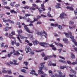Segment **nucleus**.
I'll return each mask as SVG.
<instances>
[{"label": "nucleus", "mask_w": 77, "mask_h": 77, "mask_svg": "<svg viewBox=\"0 0 77 77\" xmlns=\"http://www.w3.org/2000/svg\"><path fill=\"white\" fill-rule=\"evenodd\" d=\"M13 54V52H10V54H8V57H10L11 56V54Z\"/></svg>", "instance_id": "nucleus-24"}, {"label": "nucleus", "mask_w": 77, "mask_h": 77, "mask_svg": "<svg viewBox=\"0 0 77 77\" xmlns=\"http://www.w3.org/2000/svg\"><path fill=\"white\" fill-rule=\"evenodd\" d=\"M43 33H44L46 36H47V33L45 31H43V32H37V35H40V36H43Z\"/></svg>", "instance_id": "nucleus-7"}, {"label": "nucleus", "mask_w": 77, "mask_h": 77, "mask_svg": "<svg viewBox=\"0 0 77 77\" xmlns=\"http://www.w3.org/2000/svg\"><path fill=\"white\" fill-rule=\"evenodd\" d=\"M14 3H15V2H14L13 3L11 2L10 3L11 6H12V7H14V6H15Z\"/></svg>", "instance_id": "nucleus-18"}, {"label": "nucleus", "mask_w": 77, "mask_h": 77, "mask_svg": "<svg viewBox=\"0 0 77 77\" xmlns=\"http://www.w3.org/2000/svg\"><path fill=\"white\" fill-rule=\"evenodd\" d=\"M58 72L59 73V75H58L57 74L55 73V76L57 77H65V75H64L63 76L62 75L63 74L62 73L61 70H59L58 71Z\"/></svg>", "instance_id": "nucleus-4"}, {"label": "nucleus", "mask_w": 77, "mask_h": 77, "mask_svg": "<svg viewBox=\"0 0 77 77\" xmlns=\"http://www.w3.org/2000/svg\"><path fill=\"white\" fill-rule=\"evenodd\" d=\"M72 64L73 65H77V62H73V63H72Z\"/></svg>", "instance_id": "nucleus-38"}, {"label": "nucleus", "mask_w": 77, "mask_h": 77, "mask_svg": "<svg viewBox=\"0 0 77 77\" xmlns=\"http://www.w3.org/2000/svg\"><path fill=\"white\" fill-rule=\"evenodd\" d=\"M63 41L64 42H66V41H68V39L67 38H63Z\"/></svg>", "instance_id": "nucleus-36"}, {"label": "nucleus", "mask_w": 77, "mask_h": 77, "mask_svg": "<svg viewBox=\"0 0 77 77\" xmlns=\"http://www.w3.org/2000/svg\"><path fill=\"white\" fill-rule=\"evenodd\" d=\"M38 10L40 13H41L42 12V11L41 9L40 8H38Z\"/></svg>", "instance_id": "nucleus-42"}, {"label": "nucleus", "mask_w": 77, "mask_h": 77, "mask_svg": "<svg viewBox=\"0 0 77 77\" xmlns=\"http://www.w3.org/2000/svg\"><path fill=\"white\" fill-rule=\"evenodd\" d=\"M55 6L57 8H58V9L59 8H60V6L59 5H56Z\"/></svg>", "instance_id": "nucleus-48"}, {"label": "nucleus", "mask_w": 77, "mask_h": 77, "mask_svg": "<svg viewBox=\"0 0 77 77\" xmlns=\"http://www.w3.org/2000/svg\"><path fill=\"white\" fill-rule=\"evenodd\" d=\"M75 15H77V11L75 10L74 11Z\"/></svg>", "instance_id": "nucleus-58"}, {"label": "nucleus", "mask_w": 77, "mask_h": 77, "mask_svg": "<svg viewBox=\"0 0 77 77\" xmlns=\"http://www.w3.org/2000/svg\"><path fill=\"white\" fill-rule=\"evenodd\" d=\"M69 75L70 77H76V75H71V74H69Z\"/></svg>", "instance_id": "nucleus-31"}, {"label": "nucleus", "mask_w": 77, "mask_h": 77, "mask_svg": "<svg viewBox=\"0 0 77 77\" xmlns=\"http://www.w3.org/2000/svg\"><path fill=\"white\" fill-rule=\"evenodd\" d=\"M41 23H42L41 22L38 21L37 23V24H41Z\"/></svg>", "instance_id": "nucleus-62"}, {"label": "nucleus", "mask_w": 77, "mask_h": 77, "mask_svg": "<svg viewBox=\"0 0 77 77\" xmlns=\"http://www.w3.org/2000/svg\"><path fill=\"white\" fill-rule=\"evenodd\" d=\"M71 58L72 59H75V55H74V54L73 53H72L71 54Z\"/></svg>", "instance_id": "nucleus-23"}, {"label": "nucleus", "mask_w": 77, "mask_h": 77, "mask_svg": "<svg viewBox=\"0 0 77 77\" xmlns=\"http://www.w3.org/2000/svg\"><path fill=\"white\" fill-rule=\"evenodd\" d=\"M25 16L26 17H29V16H33V15L31 14H25Z\"/></svg>", "instance_id": "nucleus-20"}, {"label": "nucleus", "mask_w": 77, "mask_h": 77, "mask_svg": "<svg viewBox=\"0 0 77 77\" xmlns=\"http://www.w3.org/2000/svg\"><path fill=\"white\" fill-rule=\"evenodd\" d=\"M64 34H65V35L66 37H67V38H69V34L68 33L64 32Z\"/></svg>", "instance_id": "nucleus-27"}, {"label": "nucleus", "mask_w": 77, "mask_h": 77, "mask_svg": "<svg viewBox=\"0 0 77 77\" xmlns=\"http://www.w3.org/2000/svg\"><path fill=\"white\" fill-rule=\"evenodd\" d=\"M30 74H34L35 75H38V74L35 73V71L34 70H32L31 72H30Z\"/></svg>", "instance_id": "nucleus-10"}, {"label": "nucleus", "mask_w": 77, "mask_h": 77, "mask_svg": "<svg viewBox=\"0 0 77 77\" xmlns=\"http://www.w3.org/2000/svg\"><path fill=\"white\" fill-rule=\"evenodd\" d=\"M70 71L71 72H72V73L74 74H77V72H76V71L74 70L71 69L70 70Z\"/></svg>", "instance_id": "nucleus-16"}, {"label": "nucleus", "mask_w": 77, "mask_h": 77, "mask_svg": "<svg viewBox=\"0 0 77 77\" xmlns=\"http://www.w3.org/2000/svg\"><path fill=\"white\" fill-rule=\"evenodd\" d=\"M23 8L24 9H29V7L27 6H26L25 7H23Z\"/></svg>", "instance_id": "nucleus-44"}, {"label": "nucleus", "mask_w": 77, "mask_h": 77, "mask_svg": "<svg viewBox=\"0 0 77 77\" xmlns=\"http://www.w3.org/2000/svg\"><path fill=\"white\" fill-rule=\"evenodd\" d=\"M7 71L8 72V74H12V72H11V71L10 70H8Z\"/></svg>", "instance_id": "nucleus-39"}, {"label": "nucleus", "mask_w": 77, "mask_h": 77, "mask_svg": "<svg viewBox=\"0 0 77 77\" xmlns=\"http://www.w3.org/2000/svg\"><path fill=\"white\" fill-rule=\"evenodd\" d=\"M67 15L66 14H65V13L63 12L62 13H61L59 17L60 18H65V17H64L65 16V17H66Z\"/></svg>", "instance_id": "nucleus-8"}, {"label": "nucleus", "mask_w": 77, "mask_h": 77, "mask_svg": "<svg viewBox=\"0 0 77 77\" xmlns=\"http://www.w3.org/2000/svg\"><path fill=\"white\" fill-rule=\"evenodd\" d=\"M47 15L48 17H51V18H53V16H51V15L50 14V13L48 12L47 14Z\"/></svg>", "instance_id": "nucleus-28"}, {"label": "nucleus", "mask_w": 77, "mask_h": 77, "mask_svg": "<svg viewBox=\"0 0 77 77\" xmlns=\"http://www.w3.org/2000/svg\"><path fill=\"white\" fill-rule=\"evenodd\" d=\"M2 72H3V73H6V72H7V71L5 70H3L2 71Z\"/></svg>", "instance_id": "nucleus-49"}, {"label": "nucleus", "mask_w": 77, "mask_h": 77, "mask_svg": "<svg viewBox=\"0 0 77 77\" xmlns=\"http://www.w3.org/2000/svg\"><path fill=\"white\" fill-rule=\"evenodd\" d=\"M44 64H45V62L41 63L40 64V65H41V66L40 67H39V69L40 70H38V74L41 75L42 74H44V72L42 71V70L43 69V68L44 67Z\"/></svg>", "instance_id": "nucleus-1"}, {"label": "nucleus", "mask_w": 77, "mask_h": 77, "mask_svg": "<svg viewBox=\"0 0 77 77\" xmlns=\"http://www.w3.org/2000/svg\"><path fill=\"white\" fill-rule=\"evenodd\" d=\"M54 26L55 27H57V26H58V24H57V23H55L54 24Z\"/></svg>", "instance_id": "nucleus-50"}, {"label": "nucleus", "mask_w": 77, "mask_h": 77, "mask_svg": "<svg viewBox=\"0 0 77 77\" xmlns=\"http://www.w3.org/2000/svg\"><path fill=\"white\" fill-rule=\"evenodd\" d=\"M48 59V58H47V57H45L44 58V60H47Z\"/></svg>", "instance_id": "nucleus-61"}, {"label": "nucleus", "mask_w": 77, "mask_h": 77, "mask_svg": "<svg viewBox=\"0 0 77 77\" xmlns=\"http://www.w3.org/2000/svg\"><path fill=\"white\" fill-rule=\"evenodd\" d=\"M9 30V28H5L4 29V30H5V31H8V30Z\"/></svg>", "instance_id": "nucleus-43"}, {"label": "nucleus", "mask_w": 77, "mask_h": 77, "mask_svg": "<svg viewBox=\"0 0 77 77\" xmlns=\"http://www.w3.org/2000/svg\"><path fill=\"white\" fill-rule=\"evenodd\" d=\"M20 6V4H16L15 5V7L17 8H18V6Z\"/></svg>", "instance_id": "nucleus-40"}, {"label": "nucleus", "mask_w": 77, "mask_h": 77, "mask_svg": "<svg viewBox=\"0 0 77 77\" xmlns=\"http://www.w3.org/2000/svg\"><path fill=\"white\" fill-rule=\"evenodd\" d=\"M11 35H15V32L14 31H12L11 32Z\"/></svg>", "instance_id": "nucleus-37"}, {"label": "nucleus", "mask_w": 77, "mask_h": 77, "mask_svg": "<svg viewBox=\"0 0 77 77\" xmlns=\"http://www.w3.org/2000/svg\"><path fill=\"white\" fill-rule=\"evenodd\" d=\"M11 13H14V14H17V12L15 11L14 10H11L10 11Z\"/></svg>", "instance_id": "nucleus-22"}, {"label": "nucleus", "mask_w": 77, "mask_h": 77, "mask_svg": "<svg viewBox=\"0 0 77 77\" xmlns=\"http://www.w3.org/2000/svg\"><path fill=\"white\" fill-rule=\"evenodd\" d=\"M24 64H25V65L26 66H27V65H28V63L27 62H24L23 63Z\"/></svg>", "instance_id": "nucleus-33"}, {"label": "nucleus", "mask_w": 77, "mask_h": 77, "mask_svg": "<svg viewBox=\"0 0 77 77\" xmlns=\"http://www.w3.org/2000/svg\"><path fill=\"white\" fill-rule=\"evenodd\" d=\"M16 46H17V47H18V46H19L20 44L18 43H16Z\"/></svg>", "instance_id": "nucleus-57"}, {"label": "nucleus", "mask_w": 77, "mask_h": 77, "mask_svg": "<svg viewBox=\"0 0 77 77\" xmlns=\"http://www.w3.org/2000/svg\"><path fill=\"white\" fill-rule=\"evenodd\" d=\"M40 45L45 47V48H47L48 47V44L45 42H41L39 43Z\"/></svg>", "instance_id": "nucleus-6"}, {"label": "nucleus", "mask_w": 77, "mask_h": 77, "mask_svg": "<svg viewBox=\"0 0 77 77\" xmlns=\"http://www.w3.org/2000/svg\"><path fill=\"white\" fill-rule=\"evenodd\" d=\"M29 9L30 10H32V11H35V10L36 9L35 8L33 7H31V8H29Z\"/></svg>", "instance_id": "nucleus-30"}, {"label": "nucleus", "mask_w": 77, "mask_h": 77, "mask_svg": "<svg viewBox=\"0 0 77 77\" xmlns=\"http://www.w3.org/2000/svg\"><path fill=\"white\" fill-rule=\"evenodd\" d=\"M45 66H44V67L43 68L44 69H45L46 71H47L48 70V68H47L45 67Z\"/></svg>", "instance_id": "nucleus-46"}, {"label": "nucleus", "mask_w": 77, "mask_h": 77, "mask_svg": "<svg viewBox=\"0 0 77 77\" xmlns=\"http://www.w3.org/2000/svg\"><path fill=\"white\" fill-rule=\"evenodd\" d=\"M41 8H42L43 11H45V8H44V4L43 3L41 5Z\"/></svg>", "instance_id": "nucleus-14"}, {"label": "nucleus", "mask_w": 77, "mask_h": 77, "mask_svg": "<svg viewBox=\"0 0 77 77\" xmlns=\"http://www.w3.org/2000/svg\"><path fill=\"white\" fill-rule=\"evenodd\" d=\"M58 27L59 29H62V26L60 25H59Z\"/></svg>", "instance_id": "nucleus-51"}, {"label": "nucleus", "mask_w": 77, "mask_h": 77, "mask_svg": "<svg viewBox=\"0 0 77 77\" xmlns=\"http://www.w3.org/2000/svg\"><path fill=\"white\" fill-rule=\"evenodd\" d=\"M67 9H69V10H71V11H74V8H72V7H71L69 6H67L66 7Z\"/></svg>", "instance_id": "nucleus-15"}, {"label": "nucleus", "mask_w": 77, "mask_h": 77, "mask_svg": "<svg viewBox=\"0 0 77 77\" xmlns=\"http://www.w3.org/2000/svg\"><path fill=\"white\" fill-rule=\"evenodd\" d=\"M55 44L56 45H57V46H59V47H63V45L61 43H59V42L57 43L56 42H54Z\"/></svg>", "instance_id": "nucleus-9"}, {"label": "nucleus", "mask_w": 77, "mask_h": 77, "mask_svg": "<svg viewBox=\"0 0 77 77\" xmlns=\"http://www.w3.org/2000/svg\"><path fill=\"white\" fill-rule=\"evenodd\" d=\"M41 16H39V15H38L37 16V19H39V18H41Z\"/></svg>", "instance_id": "nucleus-55"}, {"label": "nucleus", "mask_w": 77, "mask_h": 77, "mask_svg": "<svg viewBox=\"0 0 77 77\" xmlns=\"http://www.w3.org/2000/svg\"><path fill=\"white\" fill-rule=\"evenodd\" d=\"M19 35L20 36L21 39H24V38H26V39H28V37H25L23 35L19 34Z\"/></svg>", "instance_id": "nucleus-11"}, {"label": "nucleus", "mask_w": 77, "mask_h": 77, "mask_svg": "<svg viewBox=\"0 0 77 77\" xmlns=\"http://www.w3.org/2000/svg\"><path fill=\"white\" fill-rule=\"evenodd\" d=\"M52 50H57V49H56V47H53V48H52Z\"/></svg>", "instance_id": "nucleus-60"}, {"label": "nucleus", "mask_w": 77, "mask_h": 77, "mask_svg": "<svg viewBox=\"0 0 77 77\" xmlns=\"http://www.w3.org/2000/svg\"><path fill=\"white\" fill-rule=\"evenodd\" d=\"M5 9H11V8L9 7L8 6H5L4 7Z\"/></svg>", "instance_id": "nucleus-32"}, {"label": "nucleus", "mask_w": 77, "mask_h": 77, "mask_svg": "<svg viewBox=\"0 0 77 77\" xmlns=\"http://www.w3.org/2000/svg\"><path fill=\"white\" fill-rule=\"evenodd\" d=\"M22 26H24V29H25L26 30V32L28 33H33V32H31L30 31L29 29V28L27 27V25H25L24 23H22Z\"/></svg>", "instance_id": "nucleus-5"}, {"label": "nucleus", "mask_w": 77, "mask_h": 77, "mask_svg": "<svg viewBox=\"0 0 77 77\" xmlns=\"http://www.w3.org/2000/svg\"><path fill=\"white\" fill-rule=\"evenodd\" d=\"M7 2H4L3 3V5H6L7 4Z\"/></svg>", "instance_id": "nucleus-64"}, {"label": "nucleus", "mask_w": 77, "mask_h": 77, "mask_svg": "<svg viewBox=\"0 0 77 77\" xmlns=\"http://www.w3.org/2000/svg\"><path fill=\"white\" fill-rule=\"evenodd\" d=\"M46 74L45 73L44 74V75H42L41 76V77H46L45 75Z\"/></svg>", "instance_id": "nucleus-52"}, {"label": "nucleus", "mask_w": 77, "mask_h": 77, "mask_svg": "<svg viewBox=\"0 0 77 77\" xmlns=\"http://www.w3.org/2000/svg\"><path fill=\"white\" fill-rule=\"evenodd\" d=\"M38 19H37V18L34 17V22H35V21H38Z\"/></svg>", "instance_id": "nucleus-35"}, {"label": "nucleus", "mask_w": 77, "mask_h": 77, "mask_svg": "<svg viewBox=\"0 0 77 77\" xmlns=\"http://www.w3.org/2000/svg\"><path fill=\"white\" fill-rule=\"evenodd\" d=\"M2 20L3 22H5V23H6V22H8V21H11V20H10L9 19H8V20H6V19L5 18H3Z\"/></svg>", "instance_id": "nucleus-12"}, {"label": "nucleus", "mask_w": 77, "mask_h": 77, "mask_svg": "<svg viewBox=\"0 0 77 77\" xmlns=\"http://www.w3.org/2000/svg\"><path fill=\"white\" fill-rule=\"evenodd\" d=\"M21 72H24V73H26V70L24 69H22L21 70Z\"/></svg>", "instance_id": "nucleus-29"}, {"label": "nucleus", "mask_w": 77, "mask_h": 77, "mask_svg": "<svg viewBox=\"0 0 77 77\" xmlns=\"http://www.w3.org/2000/svg\"><path fill=\"white\" fill-rule=\"evenodd\" d=\"M29 45V46H32L33 44L31 43H30V42L28 44Z\"/></svg>", "instance_id": "nucleus-54"}, {"label": "nucleus", "mask_w": 77, "mask_h": 77, "mask_svg": "<svg viewBox=\"0 0 77 77\" xmlns=\"http://www.w3.org/2000/svg\"><path fill=\"white\" fill-rule=\"evenodd\" d=\"M42 56V57H44V56H45V55L44 54V52H42L41 54Z\"/></svg>", "instance_id": "nucleus-45"}, {"label": "nucleus", "mask_w": 77, "mask_h": 77, "mask_svg": "<svg viewBox=\"0 0 77 77\" xmlns=\"http://www.w3.org/2000/svg\"><path fill=\"white\" fill-rule=\"evenodd\" d=\"M67 62L69 65H72V63L70 61H67Z\"/></svg>", "instance_id": "nucleus-34"}, {"label": "nucleus", "mask_w": 77, "mask_h": 77, "mask_svg": "<svg viewBox=\"0 0 77 77\" xmlns=\"http://www.w3.org/2000/svg\"><path fill=\"white\" fill-rule=\"evenodd\" d=\"M10 64H11V65H13V64H14V65H18L19 63H13V62H12V61H10Z\"/></svg>", "instance_id": "nucleus-19"}, {"label": "nucleus", "mask_w": 77, "mask_h": 77, "mask_svg": "<svg viewBox=\"0 0 77 77\" xmlns=\"http://www.w3.org/2000/svg\"><path fill=\"white\" fill-rule=\"evenodd\" d=\"M17 32L19 34L22 33V32H23V31L21 30H18L17 31Z\"/></svg>", "instance_id": "nucleus-26"}, {"label": "nucleus", "mask_w": 77, "mask_h": 77, "mask_svg": "<svg viewBox=\"0 0 77 77\" xmlns=\"http://www.w3.org/2000/svg\"><path fill=\"white\" fill-rule=\"evenodd\" d=\"M44 51V50L42 49L39 50V51H37V52H41V51Z\"/></svg>", "instance_id": "nucleus-53"}, {"label": "nucleus", "mask_w": 77, "mask_h": 77, "mask_svg": "<svg viewBox=\"0 0 77 77\" xmlns=\"http://www.w3.org/2000/svg\"><path fill=\"white\" fill-rule=\"evenodd\" d=\"M69 24L71 25H73L74 24V22L72 21H69Z\"/></svg>", "instance_id": "nucleus-25"}, {"label": "nucleus", "mask_w": 77, "mask_h": 77, "mask_svg": "<svg viewBox=\"0 0 77 77\" xmlns=\"http://www.w3.org/2000/svg\"><path fill=\"white\" fill-rule=\"evenodd\" d=\"M25 50L26 53H28L29 52H31V54H34V53H35L33 51H32V49L30 47L26 48Z\"/></svg>", "instance_id": "nucleus-3"}, {"label": "nucleus", "mask_w": 77, "mask_h": 77, "mask_svg": "<svg viewBox=\"0 0 77 77\" xmlns=\"http://www.w3.org/2000/svg\"><path fill=\"white\" fill-rule=\"evenodd\" d=\"M49 20L51 21H55L54 19H49Z\"/></svg>", "instance_id": "nucleus-63"}, {"label": "nucleus", "mask_w": 77, "mask_h": 77, "mask_svg": "<svg viewBox=\"0 0 77 77\" xmlns=\"http://www.w3.org/2000/svg\"><path fill=\"white\" fill-rule=\"evenodd\" d=\"M9 21L10 22V23H11L12 24H14L15 23L14 22V21H11L10 20V21Z\"/></svg>", "instance_id": "nucleus-56"}, {"label": "nucleus", "mask_w": 77, "mask_h": 77, "mask_svg": "<svg viewBox=\"0 0 77 77\" xmlns=\"http://www.w3.org/2000/svg\"><path fill=\"white\" fill-rule=\"evenodd\" d=\"M21 24V23H20V22H18L17 23V25H18V26L20 25Z\"/></svg>", "instance_id": "nucleus-59"}, {"label": "nucleus", "mask_w": 77, "mask_h": 77, "mask_svg": "<svg viewBox=\"0 0 77 77\" xmlns=\"http://www.w3.org/2000/svg\"><path fill=\"white\" fill-rule=\"evenodd\" d=\"M59 62H61V63H66V62L65 61H63L62 60H59Z\"/></svg>", "instance_id": "nucleus-17"}, {"label": "nucleus", "mask_w": 77, "mask_h": 77, "mask_svg": "<svg viewBox=\"0 0 77 77\" xmlns=\"http://www.w3.org/2000/svg\"><path fill=\"white\" fill-rule=\"evenodd\" d=\"M60 69H65V67L63 66H60Z\"/></svg>", "instance_id": "nucleus-47"}, {"label": "nucleus", "mask_w": 77, "mask_h": 77, "mask_svg": "<svg viewBox=\"0 0 77 77\" xmlns=\"http://www.w3.org/2000/svg\"><path fill=\"white\" fill-rule=\"evenodd\" d=\"M17 38L18 39L19 42H20V43H22V42H21V41L20 40V38L19 37H17Z\"/></svg>", "instance_id": "nucleus-41"}, {"label": "nucleus", "mask_w": 77, "mask_h": 77, "mask_svg": "<svg viewBox=\"0 0 77 77\" xmlns=\"http://www.w3.org/2000/svg\"><path fill=\"white\" fill-rule=\"evenodd\" d=\"M16 44V41H13L11 42V44L12 45H14V44Z\"/></svg>", "instance_id": "nucleus-21"}, {"label": "nucleus", "mask_w": 77, "mask_h": 77, "mask_svg": "<svg viewBox=\"0 0 77 77\" xmlns=\"http://www.w3.org/2000/svg\"><path fill=\"white\" fill-rule=\"evenodd\" d=\"M32 42L34 45H36V44H39V42L38 41L36 40H35V41L34 42Z\"/></svg>", "instance_id": "nucleus-13"}, {"label": "nucleus", "mask_w": 77, "mask_h": 77, "mask_svg": "<svg viewBox=\"0 0 77 77\" xmlns=\"http://www.w3.org/2000/svg\"><path fill=\"white\" fill-rule=\"evenodd\" d=\"M69 34L70 35L69 38H71V39H72L71 40L72 41V42H74L75 44V45L77 46V42H76V41L74 39V37L72 35V33L71 32H69Z\"/></svg>", "instance_id": "nucleus-2"}]
</instances>
